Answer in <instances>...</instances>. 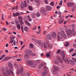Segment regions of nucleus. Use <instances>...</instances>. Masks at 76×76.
Instances as JSON below:
<instances>
[{
    "label": "nucleus",
    "mask_w": 76,
    "mask_h": 76,
    "mask_svg": "<svg viewBox=\"0 0 76 76\" xmlns=\"http://www.w3.org/2000/svg\"><path fill=\"white\" fill-rule=\"evenodd\" d=\"M35 2L36 3H38L39 2V0H34Z\"/></svg>",
    "instance_id": "4d7b16f0"
},
{
    "label": "nucleus",
    "mask_w": 76,
    "mask_h": 76,
    "mask_svg": "<svg viewBox=\"0 0 76 76\" xmlns=\"http://www.w3.org/2000/svg\"><path fill=\"white\" fill-rule=\"evenodd\" d=\"M19 22L21 25H23V22L22 20H19Z\"/></svg>",
    "instance_id": "a19ab883"
},
{
    "label": "nucleus",
    "mask_w": 76,
    "mask_h": 76,
    "mask_svg": "<svg viewBox=\"0 0 76 76\" xmlns=\"http://www.w3.org/2000/svg\"><path fill=\"white\" fill-rule=\"evenodd\" d=\"M73 51V49H71L69 50V52H72Z\"/></svg>",
    "instance_id": "bf43d9fd"
},
{
    "label": "nucleus",
    "mask_w": 76,
    "mask_h": 76,
    "mask_svg": "<svg viewBox=\"0 0 76 76\" xmlns=\"http://www.w3.org/2000/svg\"><path fill=\"white\" fill-rule=\"evenodd\" d=\"M46 8V9L48 10H51V7L50 6H47Z\"/></svg>",
    "instance_id": "dca6fc26"
},
{
    "label": "nucleus",
    "mask_w": 76,
    "mask_h": 76,
    "mask_svg": "<svg viewBox=\"0 0 76 76\" xmlns=\"http://www.w3.org/2000/svg\"><path fill=\"white\" fill-rule=\"evenodd\" d=\"M13 74V72L12 71L11 69L9 70H7L5 71V75H4V76H8L10 75V74Z\"/></svg>",
    "instance_id": "f257e3e1"
},
{
    "label": "nucleus",
    "mask_w": 76,
    "mask_h": 76,
    "mask_svg": "<svg viewBox=\"0 0 76 76\" xmlns=\"http://www.w3.org/2000/svg\"><path fill=\"white\" fill-rule=\"evenodd\" d=\"M30 76V74H29V72H27L25 75V76Z\"/></svg>",
    "instance_id": "79ce46f5"
},
{
    "label": "nucleus",
    "mask_w": 76,
    "mask_h": 76,
    "mask_svg": "<svg viewBox=\"0 0 76 76\" xmlns=\"http://www.w3.org/2000/svg\"><path fill=\"white\" fill-rule=\"evenodd\" d=\"M31 56H35L36 55H35V54L32 53L31 54Z\"/></svg>",
    "instance_id": "13d9d810"
},
{
    "label": "nucleus",
    "mask_w": 76,
    "mask_h": 76,
    "mask_svg": "<svg viewBox=\"0 0 76 76\" xmlns=\"http://www.w3.org/2000/svg\"><path fill=\"white\" fill-rule=\"evenodd\" d=\"M24 58L26 59L28 58V55L26 54L24 56Z\"/></svg>",
    "instance_id": "2f4dec72"
},
{
    "label": "nucleus",
    "mask_w": 76,
    "mask_h": 76,
    "mask_svg": "<svg viewBox=\"0 0 76 76\" xmlns=\"http://www.w3.org/2000/svg\"><path fill=\"white\" fill-rule=\"evenodd\" d=\"M7 58V57L6 58H5L3 60V61H5V60H6V58Z\"/></svg>",
    "instance_id": "052dcab7"
},
{
    "label": "nucleus",
    "mask_w": 76,
    "mask_h": 76,
    "mask_svg": "<svg viewBox=\"0 0 76 76\" xmlns=\"http://www.w3.org/2000/svg\"><path fill=\"white\" fill-rule=\"evenodd\" d=\"M21 29L22 30V31L23 33L24 31H23V26H22L21 27Z\"/></svg>",
    "instance_id": "58836bf2"
},
{
    "label": "nucleus",
    "mask_w": 76,
    "mask_h": 76,
    "mask_svg": "<svg viewBox=\"0 0 76 76\" xmlns=\"http://www.w3.org/2000/svg\"><path fill=\"white\" fill-rule=\"evenodd\" d=\"M71 34L73 35H75L76 34V31L74 29H72L71 31Z\"/></svg>",
    "instance_id": "ddd939ff"
},
{
    "label": "nucleus",
    "mask_w": 76,
    "mask_h": 76,
    "mask_svg": "<svg viewBox=\"0 0 76 76\" xmlns=\"http://www.w3.org/2000/svg\"><path fill=\"white\" fill-rule=\"evenodd\" d=\"M24 6L25 7H27V3H26V1H24Z\"/></svg>",
    "instance_id": "c756f323"
},
{
    "label": "nucleus",
    "mask_w": 76,
    "mask_h": 76,
    "mask_svg": "<svg viewBox=\"0 0 76 76\" xmlns=\"http://www.w3.org/2000/svg\"><path fill=\"white\" fill-rule=\"evenodd\" d=\"M33 63H34V62H33V61L31 60H29L27 62V65L30 66H32V65L33 64Z\"/></svg>",
    "instance_id": "20e7f679"
},
{
    "label": "nucleus",
    "mask_w": 76,
    "mask_h": 76,
    "mask_svg": "<svg viewBox=\"0 0 76 76\" xmlns=\"http://www.w3.org/2000/svg\"><path fill=\"white\" fill-rule=\"evenodd\" d=\"M25 22L26 23V24H27V25H29V26H31V24H30L29 23V22H28V21H26Z\"/></svg>",
    "instance_id": "72a5a7b5"
},
{
    "label": "nucleus",
    "mask_w": 76,
    "mask_h": 76,
    "mask_svg": "<svg viewBox=\"0 0 76 76\" xmlns=\"http://www.w3.org/2000/svg\"><path fill=\"white\" fill-rule=\"evenodd\" d=\"M21 76H25V73H22L21 75Z\"/></svg>",
    "instance_id": "864d4df0"
},
{
    "label": "nucleus",
    "mask_w": 76,
    "mask_h": 76,
    "mask_svg": "<svg viewBox=\"0 0 76 76\" xmlns=\"http://www.w3.org/2000/svg\"><path fill=\"white\" fill-rule=\"evenodd\" d=\"M18 20H23L22 17L21 16H19L18 17Z\"/></svg>",
    "instance_id": "bb28decb"
},
{
    "label": "nucleus",
    "mask_w": 76,
    "mask_h": 76,
    "mask_svg": "<svg viewBox=\"0 0 76 76\" xmlns=\"http://www.w3.org/2000/svg\"><path fill=\"white\" fill-rule=\"evenodd\" d=\"M72 45L74 47H76V44H73Z\"/></svg>",
    "instance_id": "680f3d73"
},
{
    "label": "nucleus",
    "mask_w": 76,
    "mask_h": 76,
    "mask_svg": "<svg viewBox=\"0 0 76 76\" xmlns=\"http://www.w3.org/2000/svg\"><path fill=\"white\" fill-rule=\"evenodd\" d=\"M24 29L26 32H28V28L27 27H25L24 28Z\"/></svg>",
    "instance_id": "f3484780"
},
{
    "label": "nucleus",
    "mask_w": 76,
    "mask_h": 76,
    "mask_svg": "<svg viewBox=\"0 0 76 76\" xmlns=\"http://www.w3.org/2000/svg\"><path fill=\"white\" fill-rule=\"evenodd\" d=\"M15 15L16 16H19V15H20V14L18 12H15Z\"/></svg>",
    "instance_id": "4c0bfd02"
},
{
    "label": "nucleus",
    "mask_w": 76,
    "mask_h": 76,
    "mask_svg": "<svg viewBox=\"0 0 76 76\" xmlns=\"http://www.w3.org/2000/svg\"><path fill=\"white\" fill-rule=\"evenodd\" d=\"M52 36L53 38H56L57 35H56V34L55 32H53L52 34Z\"/></svg>",
    "instance_id": "1a4fd4ad"
},
{
    "label": "nucleus",
    "mask_w": 76,
    "mask_h": 76,
    "mask_svg": "<svg viewBox=\"0 0 76 76\" xmlns=\"http://www.w3.org/2000/svg\"><path fill=\"white\" fill-rule=\"evenodd\" d=\"M64 21V19H63L61 21H59L58 23H59V24H61V23H63Z\"/></svg>",
    "instance_id": "c9c22d12"
},
{
    "label": "nucleus",
    "mask_w": 76,
    "mask_h": 76,
    "mask_svg": "<svg viewBox=\"0 0 76 76\" xmlns=\"http://www.w3.org/2000/svg\"><path fill=\"white\" fill-rule=\"evenodd\" d=\"M64 34H65L64 32L63 31H61V35H63Z\"/></svg>",
    "instance_id": "ea45409f"
},
{
    "label": "nucleus",
    "mask_w": 76,
    "mask_h": 76,
    "mask_svg": "<svg viewBox=\"0 0 76 76\" xmlns=\"http://www.w3.org/2000/svg\"><path fill=\"white\" fill-rule=\"evenodd\" d=\"M28 9L30 10H33L32 8V7L30 6L28 7Z\"/></svg>",
    "instance_id": "37998d69"
},
{
    "label": "nucleus",
    "mask_w": 76,
    "mask_h": 76,
    "mask_svg": "<svg viewBox=\"0 0 76 76\" xmlns=\"http://www.w3.org/2000/svg\"><path fill=\"white\" fill-rule=\"evenodd\" d=\"M28 21H29L30 22H31V21H32V19L31 18H28Z\"/></svg>",
    "instance_id": "8fccbe9b"
},
{
    "label": "nucleus",
    "mask_w": 76,
    "mask_h": 76,
    "mask_svg": "<svg viewBox=\"0 0 76 76\" xmlns=\"http://www.w3.org/2000/svg\"><path fill=\"white\" fill-rule=\"evenodd\" d=\"M40 32H41V31H40V30H39V31H37L36 33H37V34H40Z\"/></svg>",
    "instance_id": "3c124183"
},
{
    "label": "nucleus",
    "mask_w": 76,
    "mask_h": 76,
    "mask_svg": "<svg viewBox=\"0 0 76 76\" xmlns=\"http://www.w3.org/2000/svg\"><path fill=\"white\" fill-rule=\"evenodd\" d=\"M44 2L45 3V4H47L48 3V0H45Z\"/></svg>",
    "instance_id": "de8ad7c7"
},
{
    "label": "nucleus",
    "mask_w": 76,
    "mask_h": 76,
    "mask_svg": "<svg viewBox=\"0 0 76 76\" xmlns=\"http://www.w3.org/2000/svg\"><path fill=\"white\" fill-rule=\"evenodd\" d=\"M2 75L4 76L5 75V72H6L5 69L3 68L2 69Z\"/></svg>",
    "instance_id": "2eb2a0df"
},
{
    "label": "nucleus",
    "mask_w": 76,
    "mask_h": 76,
    "mask_svg": "<svg viewBox=\"0 0 76 76\" xmlns=\"http://www.w3.org/2000/svg\"><path fill=\"white\" fill-rule=\"evenodd\" d=\"M54 69L55 71H58V68L57 66H54Z\"/></svg>",
    "instance_id": "412c9836"
},
{
    "label": "nucleus",
    "mask_w": 76,
    "mask_h": 76,
    "mask_svg": "<svg viewBox=\"0 0 76 76\" xmlns=\"http://www.w3.org/2000/svg\"><path fill=\"white\" fill-rule=\"evenodd\" d=\"M46 56L47 57H50V53H48L47 54H46Z\"/></svg>",
    "instance_id": "c85d7f7f"
},
{
    "label": "nucleus",
    "mask_w": 76,
    "mask_h": 76,
    "mask_svg": "<svg viewBox=\"0 0 76 76\" xmlns=\"http://www.w3.org/2000/svg\"><path fill=\"white\" fill-rule=\"evenodd\" d=\"M63 3V1H61V2L59 3V5H62V3Z\"/></svg>",
    "instance_id": "603ef678"
},
{
    "label": "nucleus",
    "mask_w": 76,
    "mask_h": 76,
    "mask_svg": "<svg viewBox=\"0 0 76 76\" xmlns=\"http://www.w3.org/2000/svg\"><path fill=\"white\" fill-rule=\"evenodd\" d=\"M62 54L64 55L62 56V58H64V57H65V53L64 52H63L62 53Z\"/></svg>",
    "instance_id": "a18cd8bd"
},
{
    "label": "nucleus",
    "mask_w": 76,
    "mask_h": 76,
    "mask_svg": "<svg viewBox=\"0 0 76 76\" xmlns=\"http://www.w3.org/2000/svg\"><path fill=\"white\" fill-rule=\"evenodd\" d=\"M70 61L71 62V65H75V63L74 61H72V60H70Z\"/></svg>",
    "instance_id": "b1692460"
},
{
    "label": "nucleus",
    "mask_w": 76,
    "mask_h": 76,
    "mask_svg": "<svg viewBox=\"0 0 76 76\" xmlns=\"http://www.w3.org/2000/svg\"><path fill=\"white\" fill-rule=\"evenodd\" d=\"M47 12V11L46 9L44 7H42L40 10V12L42 14H44L45 15H46V12Z\"/></svg>",
    "instance_id": "7ed1b4c3"
},
{
    "label": "nucleus",
    "mask_w": 76,
    "mask_h": 76,
    "mask_svg": "<svg viewBox=\"0 0 76 76\" xmlns=\"http://www.w3.org/2000/svg\"><path fill=\"white\" fill-rule=\"evenodd\" d=\"M33 30H36L37 29V27L36 26H35V27L32 28Z\"/></svg>",
    "instance_id": "6e6d98bb"
},
{
    "label": "nucleus",
    "mask_w": 76,
    "mask_h": 76,
    "mask_svg": "<svg viewBox=\"0 0 76 76\" xmlns=\"http://www.w3.org/2000/svg\"><path fill=\"white\" fill-rule=\"evenodd\" d=\"M69 43L68 42H67L65 46L66 47H68V46H69Z\"/></svg>",
    "instance_id": "c03bdc74"
},
{
    "label": "nucleus",
    "mask_w": 76,
    "mask_h": 76,
    "mask_svg": "<svg viewBox=\"0 0 76 76\" xmlns=\"http://www.w3.org/2000/svg\"><path fill=\"white\" fill-rule=\"evenodd\" d=\"M43 66H44V64H42L39 66V69H41V68H42V67H43Z\"/></svg>",
    "instance_id": "6ab92c4d"
},
{
    "label": "nucleus",
    "mask_w": 76,
    "mask_h": 76,
    "mask_svg": "<svg viewBox=\"0 0 76 76\" xmlns=\"http://www.w3.org/2000/svg\"><path fill=\"white\" fill-rule=\"evenodd\" d=\"M72 59L73 60V61H75V63H76V59H75L74 58H72Z\"/></svg>",
    "instance_id": "49530a36"
},
{
    "label": "nucleus",
    "mask_w": 76,
    "mask_h": 76,
    "mask_svg": "<svg viewBox=\"0 0 76 76\" xmlns=\"http://www.w3.org/2000/svg\"><path fill=\"white\" fill-rule=\"evenodd\" d=\"M26 54H29L31 53V50H27L26 51Z\"/></svg>",
    "instance_id": "a211bd4d"
},
{
    "label": "nucleus",
    "mask_w": 76,
    "mask_h": 76,
    "mask_svg": "<svg viewBox=\"0 0 76 76\" xmlns=\"http://www.w3.org/2000/svg\"><path fill=\"white\" fill-rule=\"evenodd\" d=\"M61 51V49H58L57 51V54H60V53Z\"/></svg>",
    "instance_id": "f704fd0d"
},
{
    "label": "nucleus",
    "mask_w": 76,
    "mask_h": 76,
    "mask_svg": "<svg viewBox=\"0 0 76 76\" xmlns=\"http://www.w3.org/2000/svg\"><path fill=\"white\" fill-rule=\"evenodd\" d=\"M15 22L16 23V25H17L19 23V21L18 20H15Z\"/></svg>",
    "instance_id": "5701e85b"
},
{
    "label": "nucleus",
    "mask_w": 76,
    "mask_h": 76,
    "mask_svg": "<svg viewBox=\"0 0 76 76\" xmlns=\"http://www.w3.org/2000/svg\"><path fill=\"white\" fill-rule=\"evenodd\" d=\"M23 71V67H21L19 71L18 70V71H17V75H18V74L20 73H22Z\"/></svg>",
    "instance_id": "423d86ee"
},
{
    "label": "nucleus",
    "mask_w": 76,
    "mask_h": 76,
    "mask_svg": "<svg viewBox=\"0 0 76 76\" xmlns=\"http://www.w3.org/2000/svg\"><path fill=\"white\" fill-rule=\"evenodd\" d=\"M33 46H34V45H33L32 44H30L29 47L30 48H34Z\"/></svg>",
    "instance_id": "473e14b6"
},
{
    "label": "nucleus",
    "mask_w": 76,
    "mask_h": 76,
    "mask_svg": "<svg viewBox=\"0 0 76 76\" xmlns=\"http://www.w3.org/2000/svg\"><path fill=\"white\" fill-rule=\"evenodd\" d=\"M17 28L18 29H20V24H18L17 25Z\"/></svg>",
    "instance_id": "7c9ffc66"
},
{
    "label": "nucleus",
    "mask_w": 76,
    "mask_h": 76,
    "mask_svg": "<svg viewBox=\"0 0 76 76\" xmlns=\"http://www.w3.org/2000/svg\"><path fill=\"white\" fill-rule=\"evenodd\" d=\"M63 38H66L67 37V36L65 34H64L61 35V33L60 32H58V39H62L63 38Z\"/></svg>",
    "instance_id": "f03ea898"
},
{
    "label": "nucleus",
    "mask_w": 76,
    "mask_h": 76,
    "mask_svg": "<svg viewBox=\"0 0 76 76\" xmlns=\"http://www.w3.org/2000/svg\"><path fill=\"white\" fill-rule=\"evenodd\" d=\"M70 34H72V31L70 29H69L68 30V31H67V35L69 36L70 35Z\"/></svg>",
    "instance_id": "9b49d317"
},
{
    "label": "nucleus",
    "mask_w": 76,
    "mask_h": 76,
    "mask_svg": "<svg viewBox=\"0 0 76 76\" xmlns=\"http://www.w3.org/2000/svg\"><path fill=\"white\" fill-rule=\"evenodd\" d=\"M14 66L15 69H19V65L16 62H15L14 63Z\"/></svg>",
    "instance_id": "0eeeda50"
},
{
    "label": "nucleus",
    "mask_w": 76,
    "mask_h": 76,
    "mask_svg": "<svg viewBox=\"0 0 76 76\" xmlns=\"http://www.w3.org/2000/svg\"><path fill=\"white\" fill-rule=\"evenodd\" d=\"M47 38H48L49 40H51V39H52L51 35L50 34H49L47 35Z\"/></svg>",
    "instance_id": "6e6552de"
},
{
    "label": "nucleus",
    "mask_w": 76,
    "mask_h": 76,
    "mask_svg": "<svg viewBox=\"0 0 76 76\" xmlns=\"http://www.w3.org/2000/svg\"><path fill=\"white\" fill-rule=\"evenodd\" d=\"M73 6V8L71 10L72 12H74L75 10L76 9V5H75V4Z\"/></svg>",
    "instance_id": "4468645a"
},
{
    "label": "nucleus",
    "mask_w": 76,
    "mask_h": 76,
    "mask_svg": "<svg viewBox=\"0 0 76 76\" xmlns=\"http://www.w3.org/2000/svg\"><path fill=\"white\" fill-rule=\"evenodd\" d=\"M10 39H12V41H14V38L12 37V38H11Z\"/></svg>",
    "instance_id": "774afa93"
},
{
    "label": "nucleus",
    "mask_w": 76,
    "mask_h": 76,
    "mask_svg": "<svg viewBox=\"0 0 76 76\" xmlns=\"http://www.w3.org/2000/svg\"><path fill=\"white\" fill-rule=\"evenodd\" d=\"M50 5L52 6H54V2L52 1L50 3Z\"/></svg>",
    "instance_id": "e433bc0d"
},
{
    "label": "nucleus",
    "mask_w": 76,
    "mask_h": 76,
    "mask_svg": "<svg viewBox=\"0 0 76 76\" xmlns=\"http://www.w3.org/2000/svg\"><path fill=\"white\" fill-rule=\"evenodd\" d=\"M7 58H8L7 59H6V60L5 61H7V60H9V59H10V58H12V57H7Z\"/></svg>",
    "instance_id": "09e8293b"
},
{
    "label": "nucleus",
    "mask_w": 76,
    "mask_h": 76,
    "mask_svg": "<svg viewBox=\"0 0 76 76\" xmlns=\"http://www.w3.org/2000/svg\"><path fill=\"white\" fill-rule=\"evenodd\" d=\"M11 24H12V25H13V24H15V21H12L11 22Z\"/></svg>",
    "instance_id": "69168bd1"
},
{
    "label": "nucleus",
    "mask_w": 76,
    "mask_h": 76,
    "mask_svg": "<svg viewBox=\"0 0 76 76\" xmlns=\"http://www.w3.org/2000/svg\"><path fill=\"white\" fill-rule=\"evenodd\" d=\"M40 16H41V14L39 13L38 12H37L36 14V16L38 18V17H39Z\"/></svg>",
    "instance_id": "aec40b11"
},
{
    "label": "nucleus",
    "mask_w": 76,
    "mask_h": 76,
    "mask_svg": "<svg viewBox=\"0 0 76 76\" xmlns=\"http://www.w3.org/2000/svg\"><path fill=\"white\" fill-rule=\"evenodd\" d=\"M8 65L10 67V68H11V69H13V65L12 64V63H11L10 62H9L8 63Z\"/></svg>",
    "instance_id": "9d476101"
},
{
    "label": "nucleus",
    "mask_w": 76,
    "mask_h": 76,
    "mask_svg": "<svg viewBox=\"0 0 76 76\" xmlns=\"http://www.w3.org/2000/svg\"><path fill=\"white\" fill-rule=\"evenodd\" d=\"M38 43L39 46H42L44 45V43L41 41H38Z\"/></svg>",
    "instance_id": "f8f14e48"
},
{
    "label": "nucleus",
    "mask_w": 76,
    "mask_h": 76,
    "mask_svg": "<svg viewBox=\"0 0 76 76\" xmlns=\"http://www.w3.org/2000/svg\"><path fill=\"white\" fill-rule=\"evenodd\" d=\"M23 3V2H22L21 4V7L22 9H23L24 8V4Z\"/></svg>",
    "instance_id": "a878e982"
},
{
    "label": "nucleus",
    "mask_w": 76,
    "mask_h": 76,
    "mask_svg": "<svg viewBox=\"0 0 76 76\" xmlns=\"http://www.w3.org/2000/svg\"><path fill=\"white\" fill-rule=\"evenodd\" d=\"M76 55V53H75L73 55H72V57H74V56H75Z\"/></svg>",
    "instance_id": "e2e57ef3"
},
{
    "label": "nucleus",
    "mask_w": 76,
    "mask_h": 76,
    "mask_svg": "<svg viewBox=\"0 0 76 76\" xmlns=\"http://www.w3.org/2000/svg\"><path fill=\"white\" fill-rule=\"evenodd\" d=\"M44 47L45 48H47L48 47V44L46 43H44Z\"/></svg>",
    "instance_id": "393cba45"
},
{
    "label": "nucleus",
    "mask_w": 76,
    "mask_h": 76,
    "mask_svg": "<svg viewBox=\"0 0 76 76\" xmlns=\"http://www.w3.org/2000/svg\"><path fill=\"white\" fill-rule=\"evenodd\" d=\"M57 57H58V59L59 60L60 62L61 63H63V62L60 59V58L59 57V56H57Z\"/></svg>",
    "instance_id": "cd10ccee"
},
{
    "label": "nucleus",
    "mask_w": 76,
    "mask_h": 76,
    "mask_svg": "<svg viewBox=\"0 0 76 76\" xmlns=\"http://www.w3.org/2000/svg\"><path fill=\"white\" fill-rule=\"evenodd\" d=\"M74 5H75V4H74V3L70 2H69L67 4V6L69 7H72Z\"/></svg>",
    "instance_id": "39448f33"
},
{
    "label": "nucleus",
    "mask_w": 76,
    "mask_h": 76,
    "mask_svg": "<svg viewBox=\"0 0 76 76\" xmlns=\"http://www.w3.org/2000/svg\"><path fill=\"white\" fill-rule=\"evenodd\" d=\"M16 41L15 40H14L13 44H14V46L16 45Z\"/></svg>",
    "instance_id": "5fc2aeb1"
},
{
    "label": "nucleus",
    "mask_w": 76,
    "mask_h": 76,
    "mask_svg": "<svg viewBox=\"0 0 76 76\" xmlns=\"http://www.w3.org/2000/svg\"><path fill=\"white\" fill-rule=\"evenodd\" d=\"M36 65H37V64H33V67H35Z\"/></svg>",
    "instance_id": "338daca9"
},
{
    "label": "nucleus",
    "mask_w": 76,
    "mask_h": 76,
    "mask_svg": "<svg viewBox=\"0 0 76 76\" xmlns=\"http://www.w3.org/2000/svg\"><path fill=\"white\" fill-rule=\"evenodd\" d=\"M47 74V72L45 71H44L42 73V76H45Z\"/></svg>",
    "instance_id": "4be33fe9"
},
{
    "label": "nucleus",
    "mask_w": 76,
    "mask_h": 76,
    "mask_svg": "<svg viewBox=\"0 0 76 76\" xmlns=\"http://www.w3.org/2000/svg\"><path fill=\"white\" fill-rule=\"evenodd\" d=\"M3 30V31H7V29H6V28H2Z\"/></svg>",
    "instance_id": "0e129e2a"
}]
</instances>
